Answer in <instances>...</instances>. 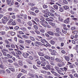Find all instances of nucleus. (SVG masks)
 Masks as SVG:
<instances>
[{"mask_svg": "<svg viewBox=\"0 0 78 78\" xmlns=\"http://www.w3.org/2000/svg\"><path fill=\"white\" fill-rule=\"evenodd\" d=\"M40 58L41 61H46V60L44 58L40 57Z\"/></svg>", "mask_w": 78, "mask_h": 78, "instance_id": "33", "label": "nucleus"}, {"mask_svg": "<svg viewBox=\"0 0 78 78\" xmlns=\"http://www.w3.org/2000/svg\"><path fill=\"white\" fill-rule=\"evenodd\" d=\"M56 32L57 33H60V34L61 33V32H60V29H59V28H56Z\"/></svg>", "mask_w": 78, "mask_h": 78, "instance_id": "8", "label": "nucleus"}, {"mask_svg": "<svg viewBox=\"0 0 78 78\" xmlns=\"http://www.w3.org/2000/svg\"><path fill=\"white\" fill-rule=\"evenodd\" d=\"M19 42L20 43V44H23L24 42L23 41H22V40H20Z\"/></svg>", "mask_w": 78, "mask_h": 78, "instance_id": "54", "label": "nucleus"}, {"mask_svg": "<svg viewBox=\"0 0 78 78\" xmlns=\"http://www.w3.org/2000/svg\"><path fill=\"white\" fill-rule=\"evenodd\" d=\"M11 47L12 48H16V45L14 44H12L10 45Z\"/></svg>", "mask_w": 78, "mask_h": 78, "instance_id": "11", "label": "nucleus"}, {"mask_svg": "<svg viewBox=\"0 0 78 78\" xmlns=\"http://www.w3.org/2000/svg\"><path fill=\"white\" fill-rule=\"evenodd\" d=\"M35 32L37 34H40V32L39 31H38L37 30H35Z\"/></svg>", "mask_w": 78, "mask_h": 78, "instance_id": "31", "label": "nucleus"}, {"mask_svg": "<svg viewBox=\"0 0 78 78\" xmlns=\"http://www.w3.org/2000/svg\"><path fill=\"white\" fill-rule=\"evenodd\" d=\"M40 23H41V25H42L45 28H46V25H45V22L44 21H40Z\"/></svg>", "mask_w": 78, "mask_h": 78, "instance_id": "3", "label": "nucleus"}, {"mask_svg": "<svg viewBox=\"0 0 78 78\" xmlns=\"http://www.w3.org/2000/svg\"><path fill=\"white\" fill-rule=\"evenodd\" d=\"M0 73H5V72L4 70H1L0 71Z\"/></svg>", "mask_w": 78, "mask_h": 78, "instance_id": "58", "label": "nucleus"}, {"mask_svg": "<svg viewBox=\"0 0 78 78\" xmlns=\"http://www.w3.org/2000/svg\"><path fill=\"white\" fill-rule=\"evenodd\" d=\"M2 22L3 23H5L6 22V21L4 19H2Z\"/></svg>", "mask_w": 78, "mask_h": 78, "instance_id": "38", "label": "nucleus"}, {"mask_svg": "<svg viewBox=\"0 0 78 78\" xmlns=\"http://www.w3.org/2000/svg\"><path fill=\"white\" fill-rule=\"evenodd\" d=\"M51 73H52L53 74L54 76H57V77H59V76H60L59 75V74H58L56 72H55V71H51Z\"/></svg>", "mask_w": 78, "mask_h": 78, "instance_id": "1", "label": "nucleus"}, {"mask_svg": "<svg viewBox=\"0 0 78 78\" xmlns=\"http://www.w3.org/2000/svg\"><path fill=\"white\" fill-rule=\"evenodd\" d=\"M28 24L29 25V26H31L32 25H33V23L31 22H29V23H28Z\"/></svg>", "mask_w": 78, "mask_h": 78, "instance_id": "42", "label": "nucleus"}, {"mask_svg": "<svg viewBox=\"0 0 78 78\" xmlns=\"http://www.w3.org/2000/svg\"><path fill=\"white\" fill-rule=\"evenodd\" d=\"M63 3L64 4H67V3H68L67 1L66 0H64L63 1Z\"/></svg>", "mask_w": 78, "mask_h": 78, "instance_id": "40", "label": "nucleus"}, {"mask_svg": "<svg viewBox=\"0 0 78 78\" xmlns=\"http://www.w3.org/2000/svg\"><path fill=\"white\" fill-rule=\"evenodd\" d=\"M2 51H8V50L7 49H4L3 50H2Z\"/></svg>", "mask_w": 78, "mask_h": 78, "instance_id": "53", "label": "nucleus"}, {"mask_svg": "<svg viewBox=\"0 0 78 78\" xmlns=\"http://www.w3.org/2000/svg\"><path fill=\"white\" fill-rule=\"evenodd\" d=\"M7 57H8V58H12V56L11 55H10L9 54H7Z\"/></svg>", "mask_w": 78, "mask_h": 78, "instance_id": "36", "label": "nucleus"}, {"mask_svg": "<svg viewBox=\"0 0 78 78\" xmlns=\"http://www.w3.org/2000/svg\"><path fill=\"white\" fill-rule=\"evenodd\" d=\"M37 44L38 45H39V42L36 41L34 43V45H36V46H37Z\"/></svg>", "mask_w": 78, "mask_h": 78, "instance_id": "32", "label": "nucleus"}, {"mask_svg": "<svg viewBox=\"0 0 78 78\" xmlns=\"http://www.w3.org/2000/svg\"><path fill=\"white\" fill-rule=\"evenodd\" d=\"M73 33H74V34H77V33H78V31H77V30H75L74 31H73Z\"/></svg>", "mask_w": 78, "mask_h": 78, "instance_id": "56", "label": "nucleus"}, {"mask_svg": "<svg viewBox=\"0 0 78 78\" xmlns=\"http://www.w3.org/2000/svg\"><path fill=\"white\" fill-rule=\"evenodd\" d=\"M50 42L51 44H55V41H51Z\"/></svg>", "mask_w": 78, "mask_h": 78, "instance_id": "49", "label": "nucleus"}, {"mask_svg": "<svg viewBox=\"0 0 78 78\" xmlns=\"http://www.w3.org/2000/svg\"><path fill=\"white\" fill-rule=\"evenodd\" d=\"M12 20H13L12 19L10 20L8 23V25H9L12 22Z\"/></svg>", "mask_w": 78, "mask_h": 78, "instance_id": "25", "label": "nucleus"}, {"mask_svg": "<svg viewBox=\"0 0 78 78\" xmlns=\"http://www.w3.org/2000/svg\"><path fill=\"white\" fill-rule=\"evenodd\" d=\"M5 43H6L7 44H9V41H8L7 40H5Z\"/></svg>", "mask_w": 78, "mask_h": 78, "instance_id": "50", "label": "nucleus"}, {"mask_svg": "<svg viewBox=\"0 0 78 78\" xmlns=\"http://www.w3.org/2000/svg\"><path fill=\"white\" fill-rule=\"evenodd\" d=\"M71 30H76V27H73L71 28Z\"/></svg>", "mask_w": 78, "mask_h": 78, "instance_id": "62", "label": "nucleus"}, {"mask_svg": "<svg viewBox=\"0 0 78 78\" xmlns=\"http://www.w3.org/2000/svg\"><path fill=\"white\" fill-rule=\"evenodd\" d=\"M20 29L23 31H27V28L25 27H21L20 28Z\"/></svg>", "mask_w": 78, "mask_h": 78, "instance_id": "24", "label": "nucleus"}, {"mask_svg": "<svg viewBox=\"0 0 78 78\" xmlns=\"http://www.w3.org/2000/svg\"><path fill=\"white\" fill-rule=\"evenodd\" d=\"M12 25H16V23L15 21H13L12 23Z\"/></svg>", "mask_w": 78, "mask_h": 78, "instance_id": "29", "label": "nucleus"}, {"mask_svg": "<svg viewBox=\"0 0 78 78\" xmlns=\"http://www.w3.org/2000/svg\"><path fill=\"white\" fill-rule=\"evenodd\" d=\"M44 58H45V59H50V56L48 55H46L44 56Z\"/></svg>", "mask_w": 78, "mask_h": 78, "instance_id": "21", "label": "nucleus"}, {"mask_svg": "<svg viewBox=\"0 0 78 78\" xmlns=\"http://www.w3.org/2000/svg\"><path fill=\"white\" fill-rule=\"evenodd\" d=\"M29 38H30V40H31V41H35L34 37L32 36H30L29 37Z\"/></svg>", "mask_w": 78, "mask_h": 78, "instance_id": "4", "label": "nucleus"}, {"mask_svg": "<svg viewBox=\"0 0 78 78\" xmlns=\"http://www.w3.org/2000/svg\"><path fill=\"white\" fill-rule=\"evenodd\" d=\"M8 10L9 11H12V8L11 7L9 8H8Z\"/></svg>", "mask_w": 78, "mask_h": 78, "instance_id": "57", "label": "nucleus"}, {"mask_svg": "<svg viewBox=\"0 0 78 78\" xmlns=\"http://www.w3.org/2000/svg\"><path fill=\"white\" fill-rule=\"evenodd\" d=\"M48 7V6H47V5H44L43 6V8H47Z\"/></svg>", "mask_w": 78, "mask_h": 78, "instance_id": "60", "label": "nucleus"}, {"mask_svg": "<svg viewBox=\"0 0 78 78\" xmlns=\"http://www.w3.org/2000/svg\"><path fill=\"white\" fill-rule=\"evenodd\" d=\"M49 19L51 22H53V18L52 17H50L49 18Z\"/></svg>", "mask_w": 78, "mask_h": 78, "instance_id": "47", "label": "nucleus"}, {"mask_svg": "<svg viewBox=\"0 0 78 78\" xmlns=\"http://www.w3.org/2000/svg\"><path fill=\"white\" fill-rule=\"evenodd\" d=\"M45 65H46V63H45V62L44 61H42L41 62V66H45Z\"/></svg>", "mask_w": 78, "mask_h": 78, "instance_id": "16", "label": "nucleus"}, {"mask_svg": "<svg viewBox=\"0 0 78 78\" xmlns=\"http://www.w3.org/2000/svg\"><path fill=\"white\" fill-rule=\"evenodd\" d=\"M49 24H50V25H51L52 26H54L55 25V23H54L53 22H49Z\"/></svg>", "mask_w": 78, "mask_h": 78, "instance_id": "22", "label": "nucleus"}, {"mask_svg": "<svg viewBox=\"0 0 78 78\" xmlns=\"http://www.w3.org/2000/svg\"><path fill=\"white\" fill-rule=\"evenodd\" d=\"M32 22L33 23V25H34V24H36V25H37V23H36V22L34 21V20H32Z\"/></svg>", "mask_w": 78, "mask_h": 78, "instance_id": "45", "label": "nucleus"}, {"mask_svg": "<svg viewBox=\"0 0 78 78\" xmlns=\"http://www.w3.org/2000/svg\"><path fill=\"white\" fill-rule=\"evenodd\" d=\"M0 67L1 68V69H6V67L5 66L2 64L0 65Z\"/></svg>", "mask_w": 78, "mask_h": 78, "instance_id": "13", "label": "nucleus"}, {"mask_svg": "<svg viewBox=\"0 0 78 78\" xmlns=\"http://www.w3.org/2000/svg\"><path fill=\"white\" fill-rule=\"evenodd\" d=\"M46 67L47 68L49 69V70H51V68H50L51 67L50 66L48 65H46Z\"/></svg>", "mask_w": 78, "mask_h": 78, "instance_id": "27", "label": "nucleus"}, {"mask_svg": "<svg viewBox=\"0 0 78 78\" xmlns=\"http://www.w3.org/2000/svg\"><path fill=\"white\" fill-rule=\"evenodd\" d=\"M11 2V0H6V2L8 5H9Z\"/></svg>", "mask_w": 78, "mask_h": 78, "instance_id": "26", "label": "nucleus"}, {"mask_svg": "<svg viewBox=\"0 0 78 78\" xmlns=\"http://www.w3.org/2000/svg\"><path fill=\"white\" fill-rule=\"evenodd\" d=\"M30 14H31L32 15H33V16H36V14L34 13V12H31L30 13Z\"/></svg>", "mask_w": 78, "mask_h": 78, "instance_id": "35", "label": "nucleus"}, {"mask_svg": "<svg viewBox=\"0 0 78 78\" xmlns=\"http://www.w3.org/2000/svg\"><path fill=\"white\" fill-rule=\"evenodd\" d=\"M4 19L5 20L6 22H8V20H9V19L7 17H4Z\"/></svg>", "mask_w": 78, "mask_h": 78, "instance_id": "19", "label": "nucleus"}, {"mask_svg": "<svg viewBox=\"0 0 78 78\" xmlns=\"http://www.w3.org/2000/svg\"><path fill=\"white\" fill-rule=\"evenodd\" d=\"M25 41L27 43H30V42H31V41L30 40H26Z\"/></svg>", "mask_w": 78, "mask_h": 78, "instance_id": "52", "label": "nucleus"}, {"mask_svg": "<svg viewBox=\"0 0 78 78\" xmlns=\"http://www.w3.org/2000/svg\"><path fill=\"white\" fill-rule=\"evenodd\" d=\"M41 72L43 73H46L47 72L46 71H41Z\"/></svg>", "mask_w": 78, "mask_h": 78, "instance_id": "59", "label": "nucleus"}, {"mask_svg": "<svg viewBox=\"0 0 78 78\" xmlns=\"http://www.w3.org/2000/svg\"><path fill=\"white\" fill-rule=\"evenodd\" d=\"M60 69H59L58 73H61V72L62 73L63 72H64V69H63V68H60Z\"/></svg>", "mask_w": 78, "mask_h": 78, "instance_id": "14", "label": "nucleus"}, {"mask_svg": "<svg viewBox=\"0 0 78 78\" xmlns=\"http://www.w3.org/2000/svg\"><path fill=\"white\" fill-rule=\"evenodd\" d=\"M2 52L3 53L4 56H7V55H6V53L5 51H2Z\"/></svg>", "mask_w": 78, "mask_h": 78, "instance_id": "34", "label": "nucleus"}, {"mask_svg": "<svg viewBox=\"0 0 78 78\" xmlns=\"http://www.w3.org/2000/svg\"><path fill=\"white\" fill-rule=\"evenodd\" d=\"M55 70H57V72H58V73L59 72V68L57 66H55Z\"/></svg>", "mask_w": 78, "mask_h": 78, "instance_id": "15", "label": "nucleus"}, {"mask_svg": "<svg viewBox=\"0 0 78 78\" xmlns=\"http://www.w3.org/2000/svg\"><path fill=\"white\" fill-rule=\"evenodd\" d=\"M55 60L57 62H61V60H60V59H59L58 58H56L55 59Z\"/></svg>", "mask_w": 78, "mask_h": 78, "instance_id": "37", "label": "nucleus"}, {"mask_svg": "<svg viewBox=\"0 0 78 78\" xmlns=\"http://www.w3.org/2000/svg\"><path fill=\"white\" fill-rule=\"evenodd\" d=\"M10 34L12 36H14L15 35V32H10Z\"/></svg>", "mask_w": 78, "mask_h": 78, "instance_id": "30", "label": "nucleus"}, {"mask_svg": "<svg viewBox=\"0 0 78 78\" xmlns=\"http://www.w3.org/2000/svg\"><path fill=\"white\" fill-rule=\"evenodd\" d=\"M33 27L34 29H35V30H38V28H39L38 26L36 25H34L33 26Z\"/></svg>", "mask_w": 78, "mask_h": 78, "instance_id": "18", "label": "nucleus"}, {"mask_svg": "<svg viewBox=\"0 0 78 78\" xmlns=\"http://www.w3.org/2000/svg\"><path fill=\"white\" fill-rule=\"evenodd\" d=\"M53 7L55 9H58V6L56 5H55L53 6Z\"/></svg>", "mask_w": 78, "mask_h": 78, "instance_id": "28", "label": "nucleus"}, {"mask_svg": "<svg viewBox=\"0 0 78 78\" xmlns=\"http://www.w3.org/2000/svg\"><path fill=\"white\" fill-rule=\"evenodd\" d=\"M22 37L25 39H28V37L26 35H22Z\"/></svg>", "mask_w": 78, "mask_h": 78, "instance_id": "23", "label": "nucleus"}, {"mask_svg": "<svg viewBox=\"0 0 78 78\" xmlns=\"http://www.w3.org/2000/svg\"><path fill=\"white\" fill-rule=\"evenodd\" d=\"M65 58L66 60V61H69L70 60V58H69V57L68 56H65Z\"/></svg>", "mask_w": 78, "mask_h": 78, "instance_id": "7", "label": "nucleus"}, {"mask_svg": "<svg viewBox=\"0 0 78 78\" xmlns=\"http://www.w3.org/2000/svg\"><path fill=\"white\" fill-rule=\"evenodd\" d=\"M62 33L65 34H66V33H67V31L66 30H62Z\"/></svg>", "mask_w": 78, "mask_h": 78, "instance_id": "64", "label": "nucleus"}, {"mask_svg": "<svg viewBox=\"0 0 78 78\" xmlns=\"http://www.w3.org/2000/svg\"><path fill=\"white\" fill-rule=\"evenodd\" d=\"M72 20H75V22H76L78 20V19L76 18H73L72 19Z\"/></svg>", "mask_w": 78, "mask_h": 78, "instance_id": "55", "label": "nucleus"}, {"mask_svg": "<svg viewBox=\"0 0 78 78\" xmlns=\"http://www.w3.org/2000/svg\"><path fill=\"white\" fill-rule=\"evenodd\" d=\"M39 30H40V31L41 33H45V30H44V28H42V26H40L39 28Z\"/></svg>", "mask_w": 78, "mask_h": 78, "instance_id": "2", "label": "nucleus"}, {"mask_svg": "<svg viewBox=\"0 0 78 78\" xmlns=\"http://www.w3.org/2000/svg\"><path fill=\"white\" fill-rule=\"evenodd\" d=\"M29 59H31V60H32V59H33V57L30 56L29 57Z\"/></svg>", "mask_w": 78, "mask_h": 78, "instance_id": "63", "label": "nucleus"}, {"mask_svg": "<svg viewBox=\"0 0 78 78\" xmlns=\"http://www.w3.org/2000/svg\"><path fill=\"white\" fill-rule=\"evenodd\" d=\"M58 19H59V21H61V22H62V21L63 20V19H62V18H61L60 17Z\"/></svg>", "mask_w": 78, "mask_h": 78, "instance_id": "61", "label": "nucleus"}, {"mask_svg": "<svg viewBox=\"0 0 78 78\" xmlns=\"http://www.w3.org/2000/svg\"><path fill=\"white\" fill-rule=\"evenodd\" d=\"M19 64L20 66H22L23 65V62L22 60H19L18 61Z\"/></svg>", "mask_w": 78, "mask_h": 78, "instance_id": "6", "label": "nucleus"}, {"mask_svg": "<svg viewBox=\"0 0 78 78\" xmlns=\"http://www.w3.org/2000/svg\"><path fill=\"white\" fill-rule=\"evenodd\" d=\"M37 64H38V65H41V62L39 61H37Z\"/></svg>", "mask_w": 78, "mask_h": 78, "instance_id": "44", "label": "nucleus"}, {"mask_svg": "<svg viewBox=\"0 0 78 78\" xmlns=\"http://www.w3.org/2000/svg\"><path fill=\"white\" fill-rule=\"evenodd\" d=\"M34 20L36 21V22H39V20L37 18H35Z\"/></svg>", "mask_w": 78, "mask_h": 78, "instance_id": "41", "label": "nucleus"}, {"mask_svg": "<svg viewBox=\"0 0 78 78\" xmlns=\"http://www.w3.org/2000/svg\"><path fill=\"white\" fill-rule=\"evenodd\" d=\"M63 9H64L65 10H67L69 9V7L67 5H65L63 7Z\"/></svg>", "mask_w": 78, "mask_h": 78, "instance_id": "5", "label": "nucleus"}, {"mask_svg": "<svg viewBox=\"0 0 78 78\" xmlns=\"http://www.w3.org/2000/svg\"><path fill=\"white\" fill-rule=\"evenodd\" d=\"M48 33L50 34V35H51L53 36V34H54V33H53V32H51V31H48Z\"/></svg>", "mask_w": 78, "mask_h": 78, "instance_id": "9", "label": "nucleus"}, {"mask_svg": "<svg viewBox=\"0 0 78 78\" xmlns=\"http://www.w3.org/2000/svg\"><path fill=\"white\" fill-rule=\"evenodd\" d=\"M64 23H69V18H67L64 21Z\"/></svg>", "mask_w": 78, "mask_h": 78, "instance_id": "10", "label": "nucleus"}, {"mask_svg": "<svg viewBox=\"0 0 78 78\" xmlns=\"http://www.w3.org/2000/svg\"><path fill=\"white\" fill-rule=\"evenodd\" d=\"M18 33L19 34H24V33L22 31H19Z\"/></svg>", "mask_w": 78, "mask_h": 78, "instance_id": "43", "label": "nucleus"}, {"mask_svg": "<svg viewBox=\"0 0 78 78\" xmlns=\"http://www.w3.org/2000/svg\"><path fill=\"white\" fill-rule=\"evenodd\" d=\"M8 61L9 62H10V63H12L13 62V61L10 59L8 60Z\"/></svg>", "mask_w": 78, "mask_h": 78, "instance_id": "51", "label": "nucleus"}, {"mask_svg": "<svg viewBox=\"0 0 78 78\" xmlns=\"http://www.w3.org/2000/svg\"><path fill=\"white\" fill-rule=\"evenodd\" d=\"M59 11H60V12H63V11H64V9H63V8L62 7H59Z\"/></svg>", "mask_w": 78, "mask_h": 78, "instance_id": "17", "label": "nucleus"}, {"mask_svg": "<svg viewBox=\"0 0 78 78\" xmlns=\"http://www.w3.org/2000/svg\"><path fill=\"white\" fill-rule=\"evenodd\" d=\"M23 56L24 57V58H28V56H27L26 54L25 53H23Z\"/></svg>", "mask_w": 78, "mask_h": 78, "instance_id": "39", "label": "nucleus"}, {"mask_svg": "<svg viewBox=\"0 0 78 78\" xmlns=\"http://www.w3.org/2000/svg\"><path fill=\"white\" fill-rule=\"evenodd\" d=\"M38 9L36 7H32L30 9L32 10V11H34V9Z\"/></svg>", "mask_w": 78, "mask_h": 78, "instance_id": "20", "label": "nucleus"}, {"mask_svg": "<svg viewBox=\"0 0 78 78\" xmlns=\"http://www.w3.org/2000/svg\"><path fill=\"white\" fill-rule=\"evenodd\" d=\"M49 61H50V64L51 65H52V66H54L55 65V63L51 62V61H50V60H49Z\"/></svg>", "mask_w": 78, "mask_h": 78, "instance_id": "46", "label": "nucleus"}, {"mask_svg": "<svg viewBox=\"0 0 78 78\" xmlns=\"http://www.w3.org/2000/svg\"><path fill=\"white\" fill-rule=\"evenodd\" d=\"M0 33L2 35H4V34H5V32L1 31Z\"/></svg>", "mask_w": 78, "mask_h": 78, "instance_id": "48", "label": "nucleus"}, {"mask_svg": "<svg viewBox=\"0 0 78 78\" xmlns=\"http://www.w3.org/2000/svg\"><path fill=\"white\" fill-rule=\"evenodd\" d=\"M16 54L17 55H22V52L20 51H18L16 52Z\"/></svg>", "mask_w": 78, "mask_h": 78, "instance_id": "12", "label": "nucleus"}]
</instances>
